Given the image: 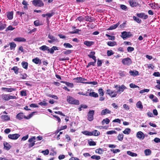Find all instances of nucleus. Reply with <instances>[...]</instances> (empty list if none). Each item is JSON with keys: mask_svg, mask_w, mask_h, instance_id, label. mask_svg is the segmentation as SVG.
<instances>
[{"mask_svg": "<svg viewBox=\"0 0 160 160\" xmlns=\"http://www.w3.org/2000/svg\"><path fill=\"white\" fill-rule=\"evenodd\" d=\"M20 95L22 96H26L27 95L26 92L24 90L21 91Z\"/></svg>", "mask_w": 160, "mask_h": 160, "instance_id": "nucleus-58", "label": "nucleus"}, {"mask_svg": "<svg viewBox=\"0 0 160 160\" xmlns=\"http://www.w3.org/2000/svg\"><path fill=\"white\" fill-rule=\"evenodd\" d=\"M122 62L124 65H129L132 63V60L130 58H127L122 59Z\"/></svg>", "mask_w": 160, "mask_h": 160, "instance_id": "nucleus-8", "label": "nucleus"}, {"mask_svg": "<svg viewBox=\"0 0 160 160\" xmlns=\"http://www.w3.org/2000/svg\"><path fill=\"white\" fill-rule=\"evenodd\" d=\"M37 112H32L28 115L26 116L24 115V113L22 112H20L18 113L16 116V118L18 119L19 120H21L23 119L28 120L31 118L34 114L35 113H36Z\"/></svg>", "mask_w": 160, "mask_h": 160, "instance_id": "nucleus-1", "label": "nucleus"}, {"mask_svg": "<svg viewBox=\"0 0 160 160\" xmlns=\"http://www.w3.org/2000/svg\"><path fill=\"white\" fill-rule=\"evenodd\" d=\"M117 93V91L115 90H112L110 89H108L106 90V94L109 95L111 98L116 97Z\"/></svg>", "mask_w": 160, "mask_h": 160, "instance_id": "nucleus-3", "label": "nucleus"}, {"mask_svg": "<svg viewBox=\"0 0 160 160\" xmlns=\"http://www.w3.org/2000/svg\"><path fill=\"white\" fill-rule=\"evenodd\" d=\"M106 36L109 38V40H114L115 39V36H111L108 34H105Z\"/></svg>", "mask_w": 160, "mask_h": 160, "instance_id": "nucleus-51", "label": "nucleus"}, {"mask_svg": "<svg viewBox=\"0 0 160 160\" xmlns=\"http://www.w3.org/2000/svg\"><path fill=\"white\" fill-rule=\"evenodd\" d=\"M128 3L130 6L132 8L140 6V4L135 0H130L128 1Z\"/></svg>", "mask_w": 160, "mask_h": 160, "instance_id": "nucleus-9", "label": "nucleus"}, {"mask_svg": "<svg viewBox=\"0 0 160 160\" xmlns=\"http://www.w3.org/2000/svg\"><path fill=\"white\" fill-rule=\"evenodd\" d=\"M41 152L45 155H47L49 153V151L48 149H46L45 150L42 151Z\"/></svg>", "mask_w": 160, "mask_h": 160, "instance_id": "nucleus-60", "label": "nucleus"}, {"mask_svg": "<svg viewBox=\"0 0 160 160\" xmlns=\"http://www.w3.org/2000/svg\"><path fill=\"white\" fill-rule=\"evenodd\" d=\"M72 50H67L66 51H63L62 53H63L65 55H68L72 53Z\"/></svg>", "mask_w": 160, "mask_h": 160, "instance_id": "nucleus-41", "label": "nucleus"}, {"mask_svg": "<svg viewBox=\"0 0 160 160\" xmlns=\"http://www.w3.org/2000/svg\"><path fill=\"white\" fill-rule=\"evenodd\" d=\"M94 43L93 42L85 41L84 42V44L87 47H90Z\"/></svg>", "mask_w": 160, "mask_h": 160, "instance_id": "nucleus-22", "label": "nucleus"}, {"mask_svg": "<svg viewBox=\"0 0 160 160\" xmlns=\"http://www.w3.org/2000/svg\"><path fill=\"white\" fill-rule=\"evenodd\" d=\"M94 110H90L88 114V119L89 121H92L94 119Z\"/></svg>", "mask_w": 160, "mask_h": 160, "instance_id": "nucleus-6", "label": "nucleus"}, {"mask_svg": "<svg viewBox=\"0 0 160 160\" xmlns=\"http://www.w3.org/2000/svg\"><path fill=\"white\" fill-rule=\"evenodd\" d=\"M102 63V61L101 60L98 59L97 60V66L100 67L101 66Z\"/></svg>", "mask_w": 160, "mask_h": 160, "instance_id": "nucleus-64", "label": "nucleus"}, {"mask_svg": "<svg viewBox=\"0 0 160 160\" xmlns=\"http://www.w3.org/2000/svg\"><path fill=\"white\" fill-rule=\"evenodd\" d=\"M144 152L145 155L146 156L149 155L151 154V151L149 149H145L144 150Z\"/></svg>", "mask_w": 160, "mask_h": 160, "instance_id": "nucleus-36", "label": "nucleus"}, {"mask_svg": "<svg viewBox=\"0 0 160 160\" xmlns=\"http://www.w3.org/2000/svg\"><path fill=\"white\" fill-rule=\"evenodd\" d=\"M32 61L36 64H40L42 63L41 60L38 58H36L33 59L32 60Z\"/></svg>", "mask_w": 160, "mask_h": 160, "instance_id": "nucleus-20", "label": "nucleus"}, {"mask_svg": "<svg viewBox=\"0 0 160 160\" xmlns=\"http://www.w3.org/2000/svg\"><path fill=\"white\" fill-rule=\"evenodd\" d=\"M114 53L112 50H108L107 52V54L108 56L112 55Z\"/></svg>", "mask_w": 160, "mask_h": 160, "instance_id": "nucleus-59", "label": "nucleus"}, {"mask_svg": "<svg viewBox=\"0 0 160 160\" xmlns=\"http://www.w3.org/2000/svg\"><path fill=\"white\" fill-rule=\"evenodd\" d=\"M92 136H98L100 135V132L96 130H94L92 132H91Z\"/></svg>", "mask_w": 160, "mask_h": 160, "instance_id": "nucleus-27", "label": "nucleus"}, {"mask_svg": "<svg viewBox=\"0 0 160 160\" xmlns=\"http://www.w3.org/2000/svg\"><path fill=\"white\" fill-rule=\"evenodd\" d=\"M2 90L8 92H11L12 91H14L16 90V88H7L2 87L1 88Z\"/></svg>", "mask_w": 160, "mask_h": 160, "instance_id": "nucleus-16", "label": "nucleus"}, {"mask_svg": "<svg viewBox=\"0 0 160 160\" xmlns=\"http://www.w3.org/2000/svg\"><path fill=\"white\" fill-rule=\"evenodd\" d=\"M39 49L43 51H49V47L46 45H43L39 48Z\"/></svg>", "mask_w": 160, "mask_h": 160, "instance_id": "nucleus-29", "label": "nucleus"}, {"mask_svg": "<svg viewBox=\"0 0 160 160\" xmlns=\"http://www.w3.org/2000/svg\"><path fill=\"white\" fill-rule=\"evenodd\" d=\"M48 38L50 39L48 40V42L50 43H52L58 41V39L57 38L50 33L48 34Z\"/></svg>", "mask_w": 160, "mask_h": 160, "instance_id": "nucleus-5", "label": "nucleus"}, {"mask_svg": "<svg viewBox=\"0 0 160 160\" xmlns=\"http://www.w3.org/2000/svg\"><path fill=\"white\" fill-rule=\"evenodd\" d=\"M136 15L138 17L144 19H146L148 18V15L143 12L137 13L136 14Z\"/></svg>", "mask_w": 160, "mask_h": 160, "instance_id": "nucleus-11", "label": "nucleus"}, {"mask_svg": "<svg viewBox=\"0 0 160 160\" xmlns=\"http://www.w3.org/2000/svg\"><path fill=\"white\" fill-rule=\"evenodd\" d=\"M13 11L8 12L7 14V18L9 20L12 19L13 18Z\"/></svg>", "mask_w": 160, "mask_h": 160, "instance_id": "nucleus-18", "label": "nucleus"}, {"mask_svg": "<svg viewBox=\"0 0 160 160\" xmlns=\"http://www.w3.org/2000/svg\"><path fill=\"white\" fill-rule=\"evenodd\" d=\"M130 87L131 88H139V87L137 85H135V84L131 83L130 84Z\"/></svg>", "mask_w": 160, "mask_h": 160, "instance_id": "nucleus-61", "label": "nucleus"}, {"mask_svg": "<svg viewBox=\"0 0 160 160\" xmlns=\"http://www.w3.org/2000/svg\"><path fill=\"white\" fill-rule=\"evenodd\" d=\"M89 96L90 97H92L94 98H97L98 96V94L97 93L93 92H90L89 93Z\"/></svg>", "mask_w": 160, "mask_h": 160, "instance_id": "nucleus-30", "label": "nucleus"}, {"mask_svg": "<svg viewBox=\"0 0 160 160\" xmlns=\"http://www.w3.org/2000/svg\"><path fill=\"white\" fill-rule=\"evenodd\" d=\"M95 52L94 51H91L90 54L88 55V56L90 58H92L94 61L93 62H95V63H96L97 59L96 56L94 55Z\"/></svg>", "mask_w": 160, "mask_h": 160, "instance_id": "nucleus-12", "label": "nucleus"}, {"mask_svg": "<svg viewBox=\"0 0 160 160\" xmlns=\"http://www.w3.org/2000/svg\"><path fill=\"white\" fill-rule=\"evenodd\" d=\"M110 122L109 119L108 118H106L104 119H103L102 121V125H104L105 123H106V124H108Z\"/></svg>", "mask_w": 160, "mask_h": 160, "instance_id": "nucleus-33", "label": "nucleus"}, {"mask_svg": "<svg viewBox=\"0 0 160 160\" xmlns=\"http://www.w3.org/2000/svg\"><path fill=\"white\" fill-rule=\"evenodd\" d=\"M38 104L41 106H46L48 104V103L46 102V100L45 99H44L43 100L42 102H40Z\"/></svg>", "mask_w": 160, "mask_h": 160, "instance_id": "nucleus-48", "label": "nucleus"}, {"mask_svg": "<svg viewBox=\"0 0 160 160\" xmlns=\"http://www.w3.org/2000/svg\"><path fill=\"white\" fill-rule=\"evenodd\" d=\"M111 111L108 109L106 108L102 110L101 112V114L102 116L104 115L107 114L111 113Z\"/></svg>", "mask_w": 160, "mask_h": 160, "instance_id": "nucleus-17", "label": "nucleus"}, {"mask_svg": "<svg viewBox=\"0 0 160 160\" xmlns=\"http://www.w3.org/2000/svg\"><path fill=\"white\" fill-rule=\"evenodd\" d=\"M85 21L89 22H92L93 21V18H92L89 16H87L85 17Z\"/></svg>", "mask_w": 160, "mask_h": 160, "instance_id": "nucleus-26", "label": "nucleus"}, {"mask_svg": "<svg viewBox=\"0 0 160 160\" xmlns=\"http://www.w3.org/2000/svg\"><path fill=\"white\" fill-rule=\"evenodd\" d=\"M63 46L66 48H71L72 47V46L69 43H65L63 44Z\"/></svg>", "mask_w": 160, "mask_h": 160, "instance_id": "nucleus-43", "label": "nucleus"}, {"mask_svg": "<svg viewBox=\"0 0 160 160\" xmlns=\"http://www.w3.org/2000/svg\"><path fill=\"white\" fill-rule=\"evenodd\" d=\"M127 153L128 155L132 157H137L138 156L137 153L131 152L130 151H128L127 152Z\"/></svg>", "mask_w": 160, "mask_h": 160, "instance_id": "nucleus-35", "label": "nucleus"}, {"mask_svg": "<svg viewBox=\"0 0 160 160\" xmlns=\"http://www.w3.org/2000/svg\"><path fill=\"white\" fill-rule=\"evenodd\" d=\"M73 80H77L78 81H79L80 82H82V81H84V80H86V79L82 77H79L75 78L73 79Z\"/></svg>", "mask_w": 160, "mask_h": 160, "instance_id": "nucleus-45", "label": "nucleus"}, {"mask_svg": "<svg viewBox=\"0 0 160 160\" xmlns=\"http://www.w3.org/2000/svg\"><path fill=\"white\" fill-rule=\"evenodd\" d=\"M20 136V135L17 133L9 134L8 136V138L9 139L12 140L17 139Z\"/></svg>", "mask_w": 160, "mask_h": 160, "instance_id": "nucleus-10", "label": "nucleus"}, {"mask_svg": "<svg viewBox=\"0 0 160 160\" xmlns=\"http://www.w3.org/2000/svg\"><path fill=\"white\" fill-rule=\"evenodd\" d=\"M129 73L131 76H132L134 77H135L139 75L138 72L136 70L132 71L130 70Z\"/></svg>", "mask_w": 160, "mask_h": 160, "instance_id": "nucleus-21", "label": "nucleus"}, {"mask_svg": "<svg viewBox=\"0 0 160 160\" xmlns=\"http://www.w3.org/2000/svg\"><path fill=\"white\" fill-rule=\"evenodd\" d=\"M82 133L83 134H84L88 136H92V134H91V132H89L88 131H85L82 132Z\"/></svg>", "mask_w": 160, "mask_h": 160, "instance_id": "nucleus-46", "label": "nucleus"}, {"mask_svg": "<svg viewBox=\"0 0 160 160\" xmlns=\"http://www.w3.org/2000/svg\"><path fill=\"white\" fill-rule=\"evenodd\" d=\"M152 8L154 9H159L160 8V7L159 6L158 4L154 3L153 6Z\"/></svg>", "mask_w": 160, "mask_h": 160, "instance_id": "nucleus-57", "label": "nucleus"}, {"mask_svg": "<svg viewBox=\"0 0 160 160\" xmlns=\"http://www.w3.org/2000/svg\"><path fill=\"white\" fill-rule=\"evenodd\" d=\"M13 40L14 41L18 42H26V39L22 37H17L14 39Z\"/></svg>", "mask_w": 160, "mask_h": 160, "instance_id": "nucleus-15", "label": "nucleus"}, {"mask_svg": "<svg viewBox=\"0 0 160 160\" xmlns=\"http://www.w3.org/2000/svg\"><path fill=\"white\" fill-rule=\"evenodd\" d=\"M124 135L122 134H119L117 136L118 139V141H122Z\"/></svg>", "mask_w": 160, "mask_h": 160, "instance_id": "nucleus-37", "label": "nucleus"}, {"mask_svg": "<svg viewBox=\"0 0 160 160\" xmlns=\"http://www.w3.org/2000/svg\"><path fill=\"white\" fill-rule=\"evenodd\" d=\"M27 74L24 73L23 74H20V78L22 79H25L27 77Z\"/></svg>", "mask_w": 160, "mask_h": 160, "instance_id": "nucleus-63", "label": "nucleus"}, {"mask_svg": "<svg viewBox=\"0 0 160 160\" xmlns=\"http://www.w3.org/2000/svg\"><path fill=\"white\" fill-rule=\"evenodd\" d=\"M84 17L82 16H80L78 17L76 19V20H78L80 22H82L84 20Z\"/></svg>", "mask_w": 160, "mask_h": 160, "instance_id": "nucleus-56", "label": "nucleus"}, {"mask_svg": "<svg viewBox=\"0 0 160 160\" xmlns=\"http://www.w3.org/2000/svg\"><path fill=\"white\" fill-rule=\"evenodd\" d=\"M2 118L5 120H8L10 119V117L8 115H4L2 116Z\"/></svg>", "mask_w": 160, "mask_h": 160, "instance_id": "nucleus-54", "label": "nucleus"}, {"mask_svg": "<svg viewBox=\"0 0 160 160\" xmlns=\"http://www.w3.org/2000/svg\"><path fill=\"white\" fill-rule=\"evenodd\" d=\"M14 29V28H13L12 26L10 25L6 29V31H7L9 30H12Z\"/></svg>", "mask_w": 160, "mask_h": 160, "instance_id": "nucleus-62", "label": "nucleus"}, {"mask_svg": "<svg viewBox=\"0 0 160 160\" xmlns=\"http://www.w3.org/2000/svg\"><path fill=\"white\" fill-rule=\"evenodd\" d=\"M117 133V132L115 130H112V131H108L106 133L108 135H111L113 133L116 134Z\"/></svg>", "mask_w": 160, "mask_h": 160, "instance_id": "nucleus-55", "label": "nucleus"}, {"mask_svg": "<svg viewBox=\"0 0 160 160\" xmlns=\"http://www.w3.org/2000/svg\"><path fill=\"white\" fill-rule=\"evenodd\" d=\"M118 88L119 89L117 91L118 93H121V92L124 91V89L126 88V87L123 85H122L121 86H119Z\"/></svg>", "mask_w": 160, "mask_h": 160, "instance_id": "nucleus-14", "label": "nucleus"}, {"mask_svg": "<svg viewBox=\"0 0 160 160\" xmlns=\"http://www.w3.org/2000/svg\"><path fill=\"white\" fill-rule=\"evenodd\" d=\"M91 158L92 159H95L97 160H98L101 159V157L99 156L94 155L91 157Z\"/></svg>", "mask_w": 160, "mask_h": 160, "instance_id": "nucleus-47", "label": "nucleus"}, {"mask_svg": "<svg viewBox=\"0 0 160 160\" xmlns=\"http://www.w3.org/2000/svg\"><path fill=\"white\" fill-rule=\"evenodd\" d=\"M6 26L7 25L4 22H0V31L4 29Z\"/></svg>", "mask_w": 160, "mask_h": 160, "instance_id": "nucleus-25", "label": "nucleus"}, {"mask_svg": "<svg viewBox=\"0 0 160 160\" xmlns=\"http://www.w3.org/2000/svg\"><path fill=\"white\" fill-rule=\"evenodd\" d=\"M119 22H118L117 24H114L113 25L111 26L109 28H108L107 30H112L116 29L119 25Z\"/></svg>", "mask_w": 160, "mask_h": 160, "instance_id": "nucleus-23", "label": "nucleus"}, {"mask_svg": "<svg viewBox=\"0 0 160 160\" xmlns=\"http://www.w3.org/2000/svg\"><path fill=\"white\" fill-rule=\"evenodd\" d=\"M127 32L126 31H124L122 32L121 37L123 39H124L125 38H127Z\"/></svg>", "mask_w": 160, "mask_h": 160, "instance_id": "nucleus-50", "label": "nucleus"}, {"mask_svg": "<svg viewBox=\"0 0 160 160\" xmlns=\"http://www.w3.org/2000/svg\"><path fill=\"white\" fill-rule=\"evenodd\" d=\"M34 24L36 26H38L42 25V24L40 22L39 20H37L34 21Z\"/></svg>", "mask_w": 160, "mask_h": 160, "instance_id": "nucleus-53", "label": "nucleus"}, {"mask_svg": "<svg viewBox=\"0 0 160 160\" xmlns=\"http://www.w3.org/2000/svg\"><path fill=\"white\" fill-rule=\"evenodd\" d=\"M136 136L137 138L141 139H143L145 137L144 134L141 131L138 132L137 133Z\"/></svg>", "mask_w": 160, "mask_h": 160, "instance_id": "nucleus-13", "label": "nucleus"}, {"mask_svg": "<svg viewBox=\"0 0 160 160\" xmlns=\"http://www.w3.org/2000/svg\"><path fill=\"white\" fill-rule=\"evenodd\" d=\"M61 83H63L65 84L68 87H69L71 88H72L73 87V84L72 83H70L69 82H65L64 81H61L60 82Z\"/></svg>", "mask_w": 160, "mask_h": 160, "instance_id": "nucleus-24", "label": "nucleus"}, {"mask_svg": "<svg viewBox=\"0 0 160 160\" xmlns=\"http://www.w3.org/2000/svg\"><path fill=\"white\" fill-rule=\"evenodd\" d=\"M131 129L129 128H126L122 132L124 134H128L131 132Z\"/></svg>", "mask_w": 160, "mask_h": 160, "instance_id": "nucleus-38", "label": "nucleus"}, {"mask_svg": "<svg viewBox=\"0 0 160 160\" xmlns=\"http://www.w3.org/2000/svg\"><path fill=\"white\" fill-rule=\"evenodd\" d=\"M22 65L23 68L25 69H27L28 68V62L24 61L22 62Z\"/></svg>", "mask_w": 160, "mask_h": 160, "instance_id": "nucleus-39", "label": "nucleus"}, {"mask_svg": "<svg viewBox=\"0 0 160 160\" xmlns=\"http://www.w3.org/2000/svg\"><path fill=\"white\" fill-rule=\"evenodd\" d=\"M2 98L3 100L5 101L9 100L8 94H3L2 95Z\"/></svg>", "mask_w": 160, "mask_h": 160, "instance_id": "nucleus-31", "label": "nucleus"}, {"mask_svg": "<svg viewBox=\"0 0 160 160\" xmlns=\"http://www.w3.org/2000/svg\"><path fill=\"white\" fill-rule=\"evenodd\" d=\"M10 46V48L11 50L14 49L16 46V44L14 42H10L9 43Z\"/></svg>", "mask_w": 160, "mask_h": 160, "instance_id": "nucleus-40", "label": "nucleus"}, {"mask_svg": "<svg viewBox=\"0 0 160 160\" xmlns=\"http://www.w3.org/2000/svg\"><path fill=\"white\" fill-rule=\"evenodd\" d=\"M98 92L100 96H103L104 94V90L101 88H100L98 90Z\"/></svg>", "mask_w": 160, "mask_h": 160, "instance_id": "nucleus-44", "label": "nucleus"}, {"mask_svg": "<svg viewBox=\"0 0 160 160\" xmlns=\"http://www.w3.org/2000/svg\"><path fill=\"white\" fill-rule=\"evenodd\" d=\"M36 139L35 136L29 138L28 140V142H30L28 145V147L29 148L33 147L35 145Z\"/></svg>", "mask_w": 160, "mask_h": 160, "instance_id": "nucleus-7", "label": "nucleus"}, {"mask_svg": "<svg viewBox=\"0 0 160 160\" xmlns=\"http://www.w3.org/2000/svg\"><path fill=\"white\" fill-rule=\"evenodd\" d=\"M107 44L109 46L113 47L117 45L116 42L115 41H109L107 42Z\"/></svg>", "mask_w": 160, "mask_h": 160, "instance_id": "nucleus-34", "label": "nucleus"}, {"mask_svg": "<svg viewBox=\"0 0 160 160\" xmlns=\"http://www.w3.org/2000/svg\"><path fill=\"white\" fill-rule=\"evenodd\" d=\"M32 4L36 7H42L44 6V3L41 0H33Z\"/></svg>", "mask_w": 160, "mask_h": 160, "instance_id": "nucleus-4", "label": "nucleus"}, {"mask_svg": "<svg viewBox=\"0 0 160 160\" xmlns=\"http://www.w3.org/2000/svg\"><path fill=\"white\" fill-rule=\"evenodd\" d=\"M47 96L49 98H52L56 99H58V97L56 95L52 94H47Z\"/></svg>", "mask_w": 160, "mask_h": 160, "instance_id": "nucleus-52", "label": "nucleus"}, {"mask_svg": "<svg viewBox=\"0 0 160 160\" xmlns=\"http://www.w3.org/2000/svg\"><path fill=\"white\" fill-rule=\"evenodd\" d=\"M3 144L4 148L7 150H9L11 148V146L7 142H4Z\"/></svg>", "mask_w": 160, "mask_h": 160, "instance_id": "nucleus-19", "label": "nucleus"}, {"mask_svg": "<svg viewBox=\"0 0 160 160\" xmlns=\"http://www.w3.org/2000/svg\"><path fill=\"white\" fill-rule=\"evenodd\" d=\"M12 70H13L16 74H18V73L19 68L17 66H14L11 69Z\"/></svg>", "mask_w": 160, "mask_h": 160, "instance_id": "nucleus-42", "label": "nucleus"}, {"mask_svg": "<svg viewBox=\"0 0 160 160\" xmlns=\"http://www.w3.org/2000/svg\"><path fill=\"white\" fill-rule=\"evenodd\" d=\"M103 152L104 150L102 149L99 148L96 149L95 152L96 153L101 154L103 153Z\"/></svg>", "mask_w": 160, "mask_h": 160, "instance_id": "nucleus-32", "label": "nucleus"}, {"mask_svg": "<svg viewBox=\"0 0 160 160\" xmlns=\"http://www.w3.org/2000/svg\"><path fill=\"white\" fill-rule=\"evenodd\" d=\"M136 106L137 108L140 109H142L143 106L142 104V102L140 101H138L136 104Z\"/></svg>", "mask_w": 160, "mask_h": 160, "instance_id": "nucleus-28", "label": "nucleus"}, {"mask_svg": "<svg viewBox=\"0 0 160 160\" xmlns=\"http://www.w3.org/2000/svg\"><path fill=\"white\" fill-rule=\"evenodd\" d=\"M133 20L138 23H140L141 22V20L136 16H134L133 17Z\"/></svg>", "mask_w": 160, "mask_h": 160, "instance_id": "nucleus-49", "label": "nucleus"}, {"mask_svg": "<svg viewBox=\"0 0 160 160\" xmlns=\"http://www.w3.org/2000/svg\"><path fill=\"white\" fill-rule=\"evenodd\" d=\"M67 101L70 104H75V105H79V102L78 100L75 99L74 98L70 96H67Z\"/></svg>", "mask_w": 160, "mask_h": 160, "instance_id": "nucleus-2", "label": "nucleus"}]
</instances>
